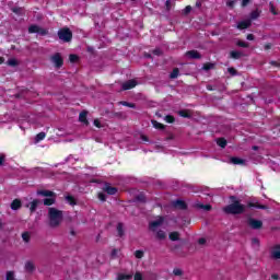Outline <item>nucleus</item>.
Returning a JSON list of instances; mask_svg holds the SVG:
<instances>
[{"label":"nucleus","instance_id":"3c124183","mask_svg":"<svg viewBox=\"0 0 280 280\" xmlns=\"http://www.w3.org/2000/svg\"><path fill=\"white\" fill-rule=\"evenodd\" d=\"M152 54H154V56H163V50H161V48H155Z\"/></svg>","mask_w":280,"mask_h":280},{"label":"nucleus","instance_id":"a211bd4d","mask_svg":"<svg viewBox=\"0 0 280 280\" xmlns=\"http://www.w3.org/2000/svg\"><path fill=\"white\" fill-rule=\"evenodd\" d=\"M230 161H231V163H233V165H245L246 164V160H244L242 158H231Z\"/></svg>","mask_w":280,"mask_h":280},{"label":"nucleus","instance_id":"603ef678","mask_svg":"<svg viewBox=\"0 0 280 280\" xmlns=\"http://www.w3.org/2000/svg\"><path fill=\"white\" fill-rule=\"evenodd\" d=\"M173 275H175V277H183V271L180 269H174Z\"/></svg>","mask_w":280,"mask_h":280},{"label":"nucleus","instance_id":"2eb2a0df","mask_svg":"<svg viewBox=\"0 0 280 280\" xmlns=\"http://www.w3.org/2000/svg\"><path fill=\"white\" fill-rule=\"evenodd\" d=\"M161 224H163V217H160L158 220L152 221L149 226L150 229H152V231H154V229L161 226Z\"/></svg>","mask_w":280,"mask_h":280},{"label":"nucleus","instance_id":"052dcab7","mask_svg":"<svg viewBox=\"0 0 280 280\" xmlns=\"http://www.w3.org/2000/svg\"><path fill=\"white\" fill-rule=\"evenodd\" d=\"M248 3H250V0H243L242 1V7L246 8V5H248Z\"/></svg>","mask_w":280,"mask_h":280},{"label":"nucleus","instance_id":"a19ab883","mask_svg":"<svg viewBox=\"0 0 280 280\" xmlns=\"http://www.w3.org/2000/svg\"><path fill=\"white\" fill-rule=\"evenodd\" d=\"M120 104L122 106H127L128 108H137V105L135 103H128L126 101H122Z\"/></svg>","mask_w":280,"mask_h":280},{"label":"nucleus","instance_id":"338daca9","mask_svg":"<svg viewBox=\"0 0 280 280\" xmlns=\"http://www.w3.org/2000/svg\"><path fill=\"white\" fill-rule=\"evenodd\" d=\"M20 10H21V9H19V8H13V9H12V12H14V14H19Z\"/></svg>","mask_w":280,"mask_h":280},{"label":"nucleus","instance_id":"79ce46f5","mask_svg":"<svg viewBox=\"0 0 280 280\" xmlns=\"http://www.w3.org/2000/svg\"><path fill=\"white\" fill-rule=\"evenodd\" d=\"M165 121L167 124H174V121H176V118H174V116H172V115H167V116H165Z\"/></svg>","mask_w":280,"mask_h":280},{"label":"nucleus","instance_id":"a878e982","mask_svg":"<svg viewBox=\"0 0 280 280\" xmlns=\"http://www.w3.org/2000/svg\"><path fill=\"white\" fill-rule=\"evenodd\" d=\"M217 144L219 145V148H226L228 141L225 138H218Z\"/></svg>","mask_w":280,"mask_h":280},{"label":"nucleus","instance_id":"6e6552de","mask_svg":"<svg viewBox=\"0 0 280 280\" xmlns=\"http://www.w3.org/2000/svg\"><path fill=\"white\" fill-rule=\"evenodd\" d=\"M37 196H43L44 198H57L56 192L51 190H37Z\"/></svg>","mask_w":280,"mask_h":280},{"label":"nucleus","instance_id":"9b49d317","mask_svg":"<svg viewBox=\"0 0 280 280\" xmlns=\"http://www.w3.org/2000/svg\"><path fill=\"white\" fill-rule=\"evenodd\" d=\"M174 207L176 209H180L182 211H185L187 209V202L180 199H177L176 201H174Z\"/></svg>","mask_w":280,"mask_h":280},{"label":"nucleus","instance_id":"c9c22d12","mask_svg":"<svg viewBox=\"0 0 280 280\" xmlns=\"http://www.w3.org/2000/svg\"><path fill=\"white\" fill-rule=\"evenodd\" d=\"M69 60L70 62L75 63L80 60V57L78 55L71 54L69 55Z\"/></svg>","mask_w":280,"mask_h":280},{"label":"nucleus","instance_id":"37998d69","mask_svg":"<svg viewBox=\"0 0 280 280\" xmlns=\"http://www.w3.org/2000/svg\"><path fill=\"white\" fill-rule=\"evenodd\" d=\"M8 65H9V67H18L19 61L16 59H9Z\"/></svg>","mask_w":280,"mask_h":280},{"label":"nucleus","instance_id":"49530a36","mask_svg":"<svg viewBox=\"0 0 280 280\" xmlns=\"http://www.w3.org/2000/svg\"><path fill=\"white\" fill-rule=\"evenodd\" d=\"M119 253V249L114 248L110 253V259H117V254Z\"/></svg>","mask_w":280,"mask_h":280},{"label":"nucleus","instance_id":"5701e85b","mask_svg":"<svg viewBox=\"0 0 280 280\" xmlns=\"http://www.w3.org/2000/svg\"><path fill=\"white\" fill-rule=\"evenodd\" d=\"M183 248V244H172L168 246L171 253H176V250H180Z\"/></svg>","mask_w":280,"mask_h":280},{"label":"nucleus","instance_id":"f3484780","mask_svg":"<svg viewBox=\"0 0 280 280\" xmlns=\"http://www.w3.org/2000/svg\"><path fill=\"white\" fill-rule=\"evenodd\" d=\"M244 57V52L240 50H232L230 52V58H233V60H240V58Z\"/></svg>","mask_w":280,"mask_h":280},{"label":"nucleus","instance_id":"6e6d98bb","mask_svg":"<svg viewBox=\"0 0 280 280\" xmlns=\"http://www.w3.org/2000/svg\"><path fill=\"white\" fill-rule=\"evenodd\" d=\"M226 5H228V8H235V1L229 0V1L226 2Z\"/></svg>","mask_w":280,"mask_h":280},{"label":"nucleus","instance_id":"7c9ffc66","mask_svg":"<svg viewBox=\"0 0 280 280\" xmlns=\"http://www.w3.org/2000/svg\"><path fill=\"white\" fill-rule=\"evenodd\" d=\"M197 209H203V211H211V205L197 203Z\"/></svg>","mask_w":280,"mask_h":280},{"label":"nucleus","instance_id":"2f4dec72","mask_svg":"<svg viewBox=\"0 0 280 280\" xmlns=\"http://www.w3.org/2000/svg\"><path fill=\"white\" fill-rule=\"evenodd\" d=\"M202 69L203 71H211V69H215V63H211V62L205 63Z\"/></svg>","mask_w":280,"mask_h":280},{"label":"nucleus","instance_id":"774afa93","mask_svg":"<svg viewBox=\"0 0 280 280\" xmlns=\"http://www.w3.org/2000/svg\"><path fill=\"white\" fill-rule=\"evenodd\" d=\"M196 8H202V2L201 1H197L196 2Z\"/></svg>","mask_w":280,"mask_h":280},{"label":"nucleus","instance_id":"6ab92c4d","mask_svg":"<svg viewBox=\"0 0 280 280\" xmlns=\"http://www.w3.org/2000/svg\"><path fill=\"white\" fill-rule=\"evenodd\" d=\"M24 268L30 273H32V272H34V270H36V266L34 265L33 261H30V260L25 262V267Z\"/></svg>","mask_w":280,"mask_h":280},{"label":"nucleus","instance_id":"72a5a7b5","mask_svg":"<svg viewBox=\"0 0 280 280\" xmlns=\"http://www.w3.org/2000/svg\"><path fill=\"white\" fill-rule=\"evenodd\" d=\"M269 12H271L273 16H277V14H279V12H277V8L275 7V3L272 2L269 3Z\"/></svg>","mask_w":280,"mask_h":280},{"label":"nucleus","instance_id":"e433bc0d","mask_svg":"<svg viewBox=\"0 0 280 280\" xmlns=\"http://www.w3.org/2000/svg\"><path fill=\"white\" fill-rule=\"evenodd\" d=\"M271 257H272V259H280V250L278 248L272 250L271 252Z\"/></svg>","mask_w":280,"mask_h":280},{"label":"nucleus","instance_id":"473e14b6","mask_svg":"<svg viewBox=\"0 0 280 280\" xmlns=\"http://www.w3.org/2000/svg\"><path fill=\"white\" fill-rule=\"evenodd\" d=\"M132 279V273L131 275H124V273H118L117 280H130Z\"/></svg>","mask_w":280,"mask_h":280},{"label":"nucleus","instance_id":"0eeeda50","mask_svg":"<svg viewBox=\"0 0 280 280\" xmlns=\"http://www.w3.org/2000/svg\"><path fill=\"white\" fill-rule=\"evenodd\" d=\"M185 56L189 60H200L202 58V55L198 50H188Z\"/></svg>","mask_w":280,"mask_h":280},{"label":"nucleus","instance_id":"ea45409f","mask_svg":"<svg viewBox=\"0 0 280 280\" xmlns=\"http://www.w3.org/2000/svg\"><path fill=\"white\" fill-rule=\"evenodd\" d=\"M46 133L45 132H39L36 137H35V141L38 143V141H43V139H45Z\"/></svg>","mask_w":280,"mask_h":280},{"label":"nucleus","instance_id":"f704fd0d","mask_svg":"<svg viewBox=\"0 0 280 280\" xmlns=\"http://www.w3.org/2000/svg\"><path fill=\"white\" fill-rule=\"evenodd\" d=\"M22 240H23V242H25L26 244H28V242H30V240H31L30 232H24V233H22Z\"/></svg>","mask_w":280,"mask_h":280},{"label":"nucleus","instance_id":"13d9d810","mask_svg":"<svg viewBox=\"0 0 280 280\" xmlns=\"http://www.w3.org/2000/svg\"><path fill=\"white\" fill-rule=\"evenodd\" d=\"M198 244H200L201 246L207 244V238H203V237L199 238Z\"/></svg>","mask_w":280,"mask_h":280},{"label":"nucleus","instance_id":"58836bf2","mask_svg":"<svg viewBox=\"0 0 280 280\" xmlns=\"http://www.w3.org/2000/svg\"><path fill=\"white\" fill-rule=\"evenodd\" d=\"M143 255H144V253L141 249H138L135 252L136 259H143Z\"/></svg>","mask_w":280,"mask_h":280},{"label":"nucleus","instance_id":"20e7f679","mask_svg":"<svg viewBox=\"0 0 280 280\" xmlns=\"http://www.w3.org/2000/svg\"><path fill=\"white\" fill-rule=\"evenodd\" d=\"M58 38L62 40V43H71L73 38V33L69 27H63L58 31Z\"/></svg>","mask_w":280,"mask_h":280},{"label":"nucleus","instance_id":"1a4fd4ad","mask_svg":"<svg viewBox=\"0 0 280 280\" xmlns=\"http://www.w3.org/2000/svg\"><path fill=\"white\" fill-rule=\"evenodd\" d=\"M103 191H105L109 196H115V194H117V187H113L110 186V184H105V186L103 187Z\"/></svg>","mask_w":280,"mask_h":280},{"label":"nucleus","instance_id":"bb28decb","mask_svg":"<svg viewBox=\"0 0 280 280\" xmlns=\"http://www.w3.org/2000/svg\"><path fill=\"white\" fill-rule=\"evenodd\" d=\"M180 73V70L178 68H174L173 71L170 74L171 80H176Z\"/></svg>","mask_w":280,"mask_h":280},{"label":"nucleus","instance_id":"09e8293b","mask_svg":"<svg viewBox=\"0 0 280 280\" xmlns=\"http://www.w3.org/2000/svg\"><path fill=\"white\" fill-rule=\"evenodd\" d=\"M228 73H230V75H237V71L235 68L231 67L228 68Z\"/></svg>","mask_w":280,"mask_h":280},{"label":"nucleus","instance_id":"de8ad7c7","mask_svg":"<svg viewBox=\"0 0 280 280\" xmlns=\"http://www.w3.org/2000/svg\"><path fill=\"white\" fill-rule=\"evenodd\" d=\"M37 34H39V36H47L48 32L39 26Z\"/></svg>","mask_w":280,"mask_h":280},{"label":"nucleus","instance_id":"39448f33","mask_svg":"<svg viewBox=\"0 0 280 280\" xmlns=\"http://www.w3.org/2000/svg\"><path fill=\"white\" fill-rule=\"evenodd\" d=\"M50 61L55 65L56 69H62V66L65 65V59L60 52L52 55Z\"/></svg>","mask_w":280,"mask_h":280},{"label":"nucleus","instance_id":"b1692460","mask_svg":"<svg viewBox=\"0 0 280 280\" xmlns=\"http://www.w3.org/2000/svg\"><path fill=\"white\" fill-rule=\"evenodd\" d=\"M117 233H118V237H124V235H125L124 223L119 222L117 224Z\"/></svg>","mask_w":280,"mask_h":280},{"label":"nucleus","instance_id":"8fccbe9b","mask_svg":"<svg viewBox=\"0 0 280 280\" xmlns=\"http://www.w3.org/2000/svg\"><path fill=\"white\" fill-rule=\"evenodd\" d=\"M190 12H191V5H187V7L183 10V14H184L185 16H187Z\"/></svg>","mask_w":280,"mask_h":280},{"label":"nucleus","instance_id":"e2e57ef3","mask_svg":"<svg viewBox=\"0 0 280 280\" xmlns=\"http://www.w3.org/2000/svg\"><path fill=\"white\" fill-rule=\"evenodd\" d=\"M247 40H255V35L248 34L247 35Z\"/></svg>","mask_w":280,"mask_h":280},{"label":"nucleus","instance_id":"aec40b11","mask_svg":"<svg viewBox=\"0 0 280 280\" xmlns=\"http://www.w3.org/2000/svg\"><path fill=\"white\" fill-rule=\"evenodd\" d=\"M179 117H184V119H191V112L189 109H182L178 112Z\"/></svg>","mask_w":280,"mask_h":280},{"label":"nucleus","instance_id":"4c0bfd02","mask_svg":"<svg viewBox=\"0 0 280 280\" xmlns=\"http://www.w3.org/2000/svg\"><path fill=\"white\" fill-rule=\"evenodd\" d=\"M136 200L138 201V202H147V199H145V195H143V194H139V195H137L136 196Z\"/></svg>","mask_w":280,"mask_h":280},{"label":"nucleus","instance_id":"69168bd1","mask_svg":"<svg viewBox=\"0 0 280 280\" xmlns=\"http://www.w3.org/2000/svg\"><path fill=\"white\" fill-rule=\"evenodd\" d=\"M265 49H266V50L272 49V44H266V45H265Z\"/></svg>","mask_w":280,"mask_h":280},{"label":"nucleus","instance_id":"f03ea898","mask_svg":"<svg viewBox=\"0 0 280 280\" xmlns=\"http://www.w3.org/2000/svg\"><path fill=\"white\" fill-rule=\"evenodd\" d=\"M65 218V214L62 213V210H58L56 208H48V224L50 229H58L60 224L62 223V220Z\"/></svg>","mask_w":280,"mask_h":280},{"label":"nucleus","instance_id":"c756f323","mask_svg":"<svg viewBox=\"0 0 280 280\" xmlns=\"http://www.w3.org/2000/svg\"><path fill=\"white\" fill-rule=\"evenodd\" d=\"M40 26H38V25H36V24H33V25H31L30 27H28V33L30 34H38V28H39Z\"/></svg>","mask_w":280,"mask_h":280},{"label":"nucleus","instance_id":"423d86ee","mask_svg":"<svg viewBox=\"0 0 280 280\" xmlns=\"http://www.w3.org/2000/svg\"><path fill=\"white\" fill-rule=\"evenodd\" d=\"M138 82L135 79L128 80L121 84L122 91H130V89H135L137 86Z\"/></svg>","mask_w":280,"mask_h":280},{"label":"nucleus","instance_id":"5fc2aeb1","mask_svg":"<svg viewBox=\"0 0 280 280\" xmlns=\"http://www.w3.org/2000/svg\"><path fill=\"white\" fill-rule=\"evenodd\" d=\"M165 5H166V11L170 12L172 10V0H166Z\"/></svg>","mask_w":280,"mask_h":280},{"label":"nucleus","instance_id":"c03bdc74","mask_svg":"<svg viewBox=\"0 0 280 280\" xmlns=\"http://www.w3.org/2000/svg\"><path fill=\"white\" fill-rule=\"evenodd\" d=\"M236 45H237V47H243V48H245V49L249 47L248 43L243 42V40H238V42L236 43Z\"/></svg>","mask_w":280,"mask_h":280},{"label":"nucleus","instance_id":"4d7b16f0","mask_svg":"<svg viewBox=\"0 0 280 280\" xmlns=\"http://www.w3.org/2000/svg\"><path fill=\"white\" fill-rule=\"evenodd\" d=\"M94 126H96V128H102V122H100V119H94Z\"/></svg>","mask_w":280,"mask_h":280},{"label":"nucleus","instance_id":"393cba45","mask_svg":"<svg viewBox=\"0 0 280 280\" xmlns=\"http://www.w3.org/2000/svg\"><path fill=\"white\" fill-rule=\"evenodd\" d=\"M167 238V233L163 230H159L156 232V240H166Z\"/></svg>","mask_w":280,"mask_h":280},{"label":"nucleus","instance_id":"4468645a","mask_svg":"<svg viewBox=\"0 0 280 280\" xmlns=\"http://www.w3.org/2000/svg\"><path fill=\"white\" fill-rule=\"evenodd\" d=\"M21 207H23V203L21 202L20 199H14V200L11 202V209H12V211H19V209H21Z\"/></svg>","mask_w":280,"mask_h":280},{"label":"nucleus","instance_id":"9d476101","mask_svg":"<svg viewBox=\"0 0 280 280\" xmlns=\"http://www.w3.org/2000/svg\"><path fill=\"white\" fill-rule=\"evenodd\" d=\"M253 25L250 20L241 21L237 23V30H248Z\"/></svg>","mask_w":280,"mask_h":280},{"label":"nucleus","instance_id":"c85d7f7f","mask_svg":"<svg viewBox=\"0 0 280 280\" xmlns=\"http://www.w3.org/2000/svg\"><path fill=\"white\" fill-rule=\"evenodd\" d=\"M152 125H153V127L156 128V130H165V125H163L156 120H152Z\"/></svg>","mask_w":280,"mask_h":280},{"label":"nucleus","instance_id":"a18cd8bd","mask_svg":"<svg viewBox=\"0 0 280 280\" xmlns=\"http://www.w3.org/2000/svg\"><path fill=\"white\" fill-rule=\"evenodd\" d=\"M5 165V154L0 153V167Z\"/></svg>","mask_w":280,"mask_h":280},{"label":"nucleus","instance_id":"0e129e2a","mask_svg":"<svg viewBox=\"0 0 280 280\" xmlns=\"http://www.w3.org/2000/svg\"><path fill=\"white\" fill-rule=\"evenodd\" d=\"M271 279L279 280V275H277V273L271 275Z\"/></svg>","mask_w":280,"mask_h":280},{"label":"nucleus","instance_id":"f8f14e48","mask_svg":"<svg viewBox=\"0 0 280 280\" xmlns=\"http://www.w3.org/2000/svg\"><path fill=\"white\" fill-rule=\"evenodd\" d=\"M43 201H40V199H34L30 205V211L31 213H35L36 209H38V205H42Z\"/></svg>","mask_w":280,"mask_h":280},{"label":"nucleus","instance_id":"4be33fe9","mask_svg":"<svg viewBox=\"0 0 280 280\" xmlns=\"http://www.w3.org/2000/svg\"><path fill=\"white\" fill-rule=\"evenodd\" d=\"M261 16V11L259 9H256L254 11L250 12V21H257V18Z\"/></svg>","mask_w":280,"mask_h":280},{"label":"nucleus","instance_id":"7ed1b4c3","mask_svg":"<svg viewBox=\"0 0 280 280\" xmlns=\"http://www.w3.org/2000/svg\"><path fill=\"white\" fill-rule=\"evenodd\" d=\"M246 224L249 226V229H253V231H259L264 229V221L259 219L253 218L252 213H245Z\"/></svg>","mask_w":280,"mask_h":280},{"label":"nucleus","instance_id":"864d4df0","mask_svg":"<svg viewBox=\"0 0 280 280\" xmlns=\"http://www.w3.org/2000/svg\"><path fill=\"white\" fill-rule=\"evenodd\" d=\"M98 199H101L102 202H106V194L98 192Z\"/></svg>","mask_w":280,"mask_h":280},{"label":"nucleus","instance_id":"bf43d9fd","mask_svg":"<svg viewBox=\"0 0 280 280\" xmlns=\"http://www.w3.org/2000/svg\"><path fill=\"white\" fill-rule=\"evenodd\" d=\"M252 244L259 246V238H257V237L253 238Z\"/></svg>","mask_w":280,"mask_h":280},{"label":"nucleus","instance_id":"dca6fc26","mask_svg":"<svg viewBox=\"0 0 280 280\" xmlns=\"http://www.w3.org/2000/svg\"><path fill=\"white\" fill-rule=\"evenodd\" d=\"M168 238L171 240V242H180V232H171L168 234Z\"/></svg>","mask_w":280,"mask_h":280},{"label":"nucleus","instance_id":"680f3d73","mask_svg":"<svg viewBox=\"0 0 280 280\" xmlns=\"http://www.w3.org/2000/svg\"><path fill=\"white\" fill-rule=\"evenodd\" d=\"M140 139H141L142 141H150V139L148 138V136H144V135H141V136H140Z\"/></svg>","mask_w":280,"mask_h":280},{"label":"nucleus","instance_id":"ddd939ff","mask_svg":"<svg viewBox=\"0 0 280 280\" xmlns=\"http://www.w3.org/2000/svg\"><path fill=\"white\" fill-rule=\"evenodd\" d=\"M88 115H89V112L86 110L81 112L79 115V121H81V124H84L85 126H89V120L86 119Z\"/></svg>","mask_w":280,"mask_h":280},{"label":"nucleus","instance_id":"cd10ccee","mask_svg":"<svg viewBox=\"0 0 280 280\" xmlns=\"http://www.w3.org/2000/svg\"><path fill=\"white\" fill-rule=\"evenodd\" d=\"M66 200L72 207H75V205H78V202L75 201V198L73 196H71V195L66 196Z\"/></svg>","mask_w":280,"mask_h":280},{"label":"nucleus","instance_id":"412c9836","mask_svg":"<svg viewBox=\"0 0 280 280\" xmlns=\"http://www.w3.org/2000/svg\"><path fill=\"white\" fill-rule=\"evenodd\" d=\"M43 202L45 207H51V205H56V197L45 198Z\"/></svg>","mask_w":280,"mask_h":280},{"label":"nucleus","instance_id":"f257e3e1","mask_svg":"<svg viewBox=\"0 0 280 280\" xmlns=\"http://www.w3.org/2000/svg\"><path fill=\"white\" fill-rule=\"evenodd\" d=\"M230 200H232V203L223 208L224 213L228 215H242L246 213V209H262L264 211L268 209V206L258 203L255 200L248 201L247 205H243L235 196H231Z\"/></svg>","mask_w":280,"mask_h":280}]
</instances>
